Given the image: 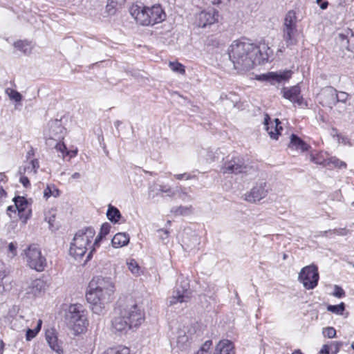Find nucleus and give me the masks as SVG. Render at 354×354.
<instances>
[{"label":"nucleus","mask_w":354,"mask_h":354,"mask_svg":"<svg viewBox=\"0 0 354 354\" xmlns=\"http://www.w3.org/2000/svg\"><path fill=\"white\" fill-rule=\"evenodd\" d=\"M214 354H235L234 345L229 339H222L216 346Z\"/></svg>","instance_id":"23"},{"label":"nucleus","mask_w":354,"mask_h":354,"mask_svg":"<svg viewBox=\"0 0 354 354\" xmlns=\"http://www.w3.org/2000/svg\"><path fill=\"white\" fill-rule=\"evenodd\" d=\"M316 3L319 6L322 10H326L328 6V2L324 0H316Z\"/></svg>","instance_id":"56"},{"label":"nucleus","mask_w":354,"mask_h":354,"mask_svg":"<svg viewBox=\"0 0 354 354\" xmlns=\"http://www.w3.org/2000/svg\"><path fill=\"white\" fill-rule=\"evenodd\" d=\"M109 220L111 222L117 223L120 219L121 214L120 211L115 207L109 205L106 212Z\"/></svg>","instance_id":"33"},{"label":"nucleus","mask_w":354,"mask_h":354,"mask_svg":"<svg viewBox=\"0 0 354 354\" xmlns=\"http://www.w3.org/2000/svg\"><path fill=\"white\" fill-rule=\"evenodd\" d=\"M230 59L235 69L248 71L256 64L268 61V53H263L260 47L248 41H234L229 50Z\"/></svg>","instance_id":"1"},{"label":"nucleus","mask_w":354,"mask_h":354,"mask_svg":"<svg viewBox=\"0 0 354 354\" xmlns=\"http://www.w3.org/2000/svg\"><path fill=\"white\" fill-rule=\"evenodd\" d=\"M174 176L178 180H182L184 178H185L187 180H188V179H189L191 178L190 175L187 174V173L180 174H176Z\"/></svg>","instance_id":"59"},{"label":"nucleus","mask_w":354,"mask_h":354,"mask_svg":"<svg viewBox=\"0 0 354 354\" xmlns=\"http://www.w3.org/2000/svg\"><path fill=\"white\" fill-rule=\"evenodd\" d=\"M111 225L109 223H104L102 225L100 231L94 240V247H99L100 243L110 232Z\"/></svg>","instance_id":"29"},{"label":"nucleus","mask_w":354,"mask_h":354,"mask_svg":"<svg viewBox=\"0 0 354 354\" xmlns=\"http://www.w3.org/2000/svg\"><path fill=\"white\" fill-rule=\"evenodd\" d=\"M127 266L128 268L133 274H138L139 273L140 267L136 260L131 259L127 262Z\"/></svg>","instance_id":"46"},{"label":"nucleus","mask_w":354,"mask_h":354,"mask_svg":"<svg viewBox=\"0 0 354 354\" xmlns=\"http://www.w3.org/2000/svg\"><path fill=\"white\" fill-rule=\"evenodd\" d=\"M270 120L269 117L266 115V118L264 120V124L266 127V130L270 135V138L272 139L277 140L278 136L280 134L281 131L283 129L281 126H280L281 122L279 119L274 120V127L272 123L270 124L268 123V120Z\"/></svg>","instance_id":"24"},{"label":"nucleus","mask_w":354,"mask_h":354,"mask_svg":"<svg viewBox=\"0 0 354 354\" xmlns=\"http://www.w3.org/2000/svg\"><path fill=\"white\" fill-rule=\"evenodd\" d=\"M5 278L6 277H0V295H3L5 292H6L8 290L3 283V279Z\"/></svg>","instance_id":"57"},{"label":"nucleus","mask_w":354,"mask_h":354,"mask_svg":"<svg viewBox=\"0 0 354 354\" xmlns=\"http://www.w3.org/2000/svg\"><path fill=\"white\" fill-rule=\"evenodd\" d=\"M320 233L323 236H333V235H337V236H345L347 235L348 233V230H347L346 227L344 228H338V229H334V230H329L324 232H320Z\"/></svg>","instance_id":"35"},{"label":"nucleus","mask_w":354,"mask_h":354,"mask_svg":"<svg viewBox=\"0 0 354 354\" xmlns=\"http://www.w3.org/2000/svg\"><path fill=\"white\" fill-rule=\"evenodd\" d=\"M80 176H81V175H80V173H78V172H75V173H74V174L72 175V178H73V179H78V178H80Z\"/></svg>","instance_id":"64"},{"label":"nucleus","mask_w":354,"mask_h":354,"mask_svg":"<svg viewBox=\"0 0 354 354\" xmlns=\"http://www.w3.org/2000/svg\"><path fill=\"white\" fill-rule=\"evenodd\" d=\"M292 75L291 71H285L283 72L277 73H268L267 74H263L259 75L257 80L261 81H275L277 82H281L282 81H286L290 78Z\"/></svg>","instance_id":"17"},{"label":"nucleus","mask_w":354,"mask_h":354,"mask_svg":"<svg viewBox=\"0 0 354 354\" xmlns=\"http://www.w3.org/2000/svg\"><path fill=\"white\" fill-rule=\"evenodd\" d=\"M133 328L131 325L119 313L111 322V330L118 335H125L129 330Z\"/></svg>","instance_id":"14"},{"label":"nucleus","mask_w":354,"mask_h":354,"mask_svg":"<svg viewBox=\"0 0 354 354\" xmlns=\"http://www.w3.org/2000/svg\"><path fill=\"white\" fill-rule=\"evenodd\" d=\"M327 165L328 167H330V165H333L334 167H337L339 169L346 167V164L344 162L339 160L335 157H331L328 158L327 160Z\"/></svg>","instance_id":"43"},{"label":"nucleus","mask_w":354,"mask_h":354,"mask_svg":"<svg viewBox=\"0 0 354 354\" xmlns=\"http://www.w3.org/2000/svg\"><path fill=\"white\" fill-rule=\"evenodd\" d=\"M337 99L338 102H344L347 100V93L344 92H341L339 94L337 93Z\"/></svg>","instance_id":"58"},{"label":"nucleus","mask_w":354,"mask_h":354,"mask_svg":"<svg viewBox=\"0 0 354 354\" xmlns=\"http://www.w3.org/2000/svg\"><path fill=\"white\" fill-rule=\"evenodd\" d=\"M32 165L34 168H38L39 167V162L37 160H32Z\"/></svg>","instance_id":"63"},{"label":"nucleus","mask_w":354,"mask_h":354,"mask_svg":"<svg viewBox=\"0 0 354 354\" xmlns=\"http://www.w3.org/2000/svg\"><path fill=\"white\" fill-rule=\"evenodd\" d=\"M183 248L190 252L195 250L198 249V245L200 244V237L196 234L192 233L189 236H185L183 239Z\"/></svg>","instance_id":"21"},{"label":"nucleus","mask_w":354,"mask_h":354,"mask_svg":"<svg viewBox=\"0 0 354 354\" xmlns=\"http://www.w3.org/2000/svg\"><path fill=\"white\" fill-rule=\"evenodd\" d=\"M55 149L60 152L63 156V158H65L66 156H68L69 158H71L72 157H74L76 156L77 151H69L66 148L65 144L64 142H56L55 145Z\"/></svg>","instance_id":"30"},{"label":"nucleus","mask_w":354,"mask_h":354,"mask_svg":"<svg viewBox=\"0 0 354 354\" xmlns=\"http://www.w3.org/2000/svg\"><path fill=\"white\" fill-rule=\"evenodd\" d=\"M118 313L124 317L133 328H138L145 319V313L131 297L119 301Z\"/></svg>","instance_id":"4"},{"label":"nucleus","mask_w":354,"mask_h":354,"mask_svg":"<svg viewBox=\"0 0 354 354\" xmlns=\"http://www.w3.org/2000/svg\"><path fill=\"white\" fill-rule=\"evenodd\" d=\"M14 46L16 48L22 51L25 54H28L31 51V47L30 44L26 41H17L15 42Z\"/></svg>","instance_id":"40"},{"label":"nucleus","mask_w":354,"mask_h":354,"mask_svg":"<svg viewBox=\"0 0 354 354\" xmlns=\"http://www.w3.org/2000/svg\"><path fill=\"white\" fill-rule=\"evenodd\" d=\"M212 346V340H207L202 345V346L201 347L199 351H203V353H209V349H210Z\"/></svg>","instance_id":"53"},{"label":"nucleus","mask_w":354,"mask_h":354,"mask_svg":"<svg viewBox=\"0 0 354 354\" xmlns=\"http://www.w3.org/2000/svg\"><path fill=\"white\" fill-rule=\"evenodd\" d=\"M144 7L140 6L138 5H133L130 9L129 12L132 17L136 21L138 19V15H140V12L143 9Z\"/></svg>","instance_id":"47"},{"label":"nucleus","mask_w":354,"mask_h":354,"mask_svg":"<svg viewBox=\"0 0 354 354\" xmlns=\"http://www.w3.org/2000/svg\"><path fill=\"white\" fill-rule=\"evenodd\" d=\"M283 97L289 100L290 102L295 101V98L301 93V88L299 85H295L290 88L284 87L281 89Z\"/></svg>","instance_id":"25"},{"label":"nucleus","mask_w":354,"mask_h":354,"mask_svg":"<svg viewBox=\"0 0 354 354\" xmlns=\"http://www.w3.org/2000/svg\"><path fill=\"white\" fill-rule=\"evenodd\" d=\"M46 283L41 279H37L30 282L26 289V293L28 297H37L46 290Z\"/></svg>","instance_id":"16"},{"label":"nucleus","mask_w":354,"mask_h":354,"mask_svg":"<svg viewBox=\"0 0 354 354\" xmlns=\"http://www.w3.org/2000/svg\"><path fill=\"white\" fill-rule=\"evenodd\" d=\"M149 17H150L151 25L160 23L165 18V14L160 6H154L148 8Z\"/></svg>","instance_id":"22"},{"label":"nucleus","mask_w":354,"mask_h":354,"mask_svg":"<svg viewBox=\"0 0 354 354\" xmlns=\"http://www.w3.org/2000/svg\"><path fill=\"white\" fill-rule=\"evenodd\" d=\"M46 339L50 348L57 354H64L62 342L58 340L55 331L53 329L46 331Z\"/></svg>","instance_id":"19"},{"label":"nucleus","mask_w":354,"mask_h":354,"mask_svg":"<svg viewBox=\"0 0 354 354\" xmlns=\"http://www.w3.org/2000/svg\"><path fill=\"white\" fill-rule=\"evenodd\" d=\"M218 12L214 9L201 11L197 16L196 24L199 27L205 28L218 21Z\"/></svg>","instance_id":"13"},{"label":"nucleus","mask_w":354,"mask_h":354,"mask_svg":"<svg viewBox=\"0 0 354 354\" xmlns=\"http://www.w3.org/2000/svg\"><path fill=\"white\" fill-rule=\"evenodd\" d=\"M171 212L176 216H187L193 212L192 206H183L180 205L179 207H174L171 209Z\"/></svg>","instance_id":"31"},{"label":"nucleus","mask_w":354,"mask_h":354,"mask_svg":"<svg viewBox=\"0 0 354 354\" xmlns=\"http://www.w3.org/2000/svg\"><path fill=\"white\" fill-rule=\"evenodd\" d=\"M56 142H62V141H57V140L53 139V138H50V136H48L46 138V143L47 146L49 147L55 148V145Z\"/></svg>","instance_id":"55"},{"label":"nucleus","mask_w":354,"mask_h":354,"mask_svg":"<svg viewBox=\"0 0 354 354\" xmlns=\"http://www.w3.org/2000/svg\"><path fill=\"white\" fill-rule=\"evenodd\" d=\"M115 291V286L110 278L97 277L89 283V290L86 298L92 305L94 313L100 314L104 305L111 301Z\"/></svg>","instance_id":"2"},{"label":"nucleus","mask_w":354,"mask_h":354,"mask_svg":"<svg viewBox=\"0 0 354 354\" xmlns=\"http://www.w3.org/2000/svg\"><path fill=\"white\" fill-rule=\"evenodd\" d=\"M129 239L130 238L128 234L119 232L113 237L111 243L114 248H122L129 243Z\"/></svg>","instance_id":"26"},{"label":"nucleus","mask_w":354,"mask_h":354,"mask_svg":"<svg viewBox=\"0 0 354 354\" xmlns=\"http://www.w3.org/2000/svg\"><path fill=\"white\" fill-rule=\"evenodd\" d=\"M323 334L324 337L333 338L336 336V330L333 327H327L324 328Z\"/></svg>","instance_id":"51"},{"label":"nucleus","mask_w":354,"mask_h":354,"mask_svg":"<svg viewBox=\"0 0 354 354\" xmlns=\"http://www.w3.org/2000/svg\"><path fill=\"white\" fill-rule=\"evenodd\" d=\"M136 23L142 26H150V17H149L148 8L144 7L136 19Z\"/></svg>","instance_id":"32"},{"label":"nucleus","mask_w":354,"mask_h":354,"mask_svg":"<svg viewBox=\"0 0 354 354\" xmlns=\"http://www.w3.org/2000/svg\"><path fill=\"white\" fill-rule=\"evenodd\" d=\"M176 342L177 346L182 350L186 349L190 345L189 338L185 333L183 335L179 334Z\"/></svg>","instance_id":"36"},{"label":"nucleus","mask_w":354,"mask_h":354,"mask_svg":"<svg viewBox=\"0 0 354 354\" xmlns=\"http://www.w3.org/2000/svg\"><path fill=\"white\" fill-rule=\"evenodd\" d=\"M321 97L322 98L323 105L331 107L332 106H335L338 102L337 92L331 86L326 87L324 89L321 93Z\"/></svg>","instance_id":"18"},{"label":"nucleus","mask_w":354,"mask_h":354,"mask_svg":"<svg viewBox=\"0 0 354 354\" xmlns=\"http://www.w3.org/2000/svg\"><path fill=\"white\" fill-rule=\"evenodd\" d=\"M41 324H42V321L41 319H39L37 321V324L34 329L28 328L26 330V338L27 341L31 340L37 335V333L41 330Z\"/></svg>","instance_id":"37"},{"label":"nucleus","mask_w":354,"mask_h":354,"mask_svg":"<svg viewBox=\"0 0 354 354\" xmlns=\"http://www.w3.org/2000/svg\"><path fill=\"white\" fill-rule=\"evenodd\" d=\"M253 170V167L249 165L244 158L241 156H227L221 168V171L223 174H233L238 175L241 174L248 175Z\"/></svg>","instance_id":"7"},{"label":"nucleus","mask_w":354,"mask_h":354,"mask_svg":"<svg viewBox=\"0 0 354 354\" xmlns=\"http://www.w3.org/2000/svg\"><path fill=\"white\" fill-rule=\"evenodd\" d=\"M345 291L343 288L337 285L334 286V291L333 295L337 298H342L345 296Z\"/></svg>","instance_id":"49"},{"label":"nucleus","mask_w":354,"mask_h":354,"mask_svg":"<svg viewBox=\"0 0 354 354\" xmlns=\"http://www.w3.org/2000/svg\"><path fill=\"white\" fill-rule=\"evenodd\" d=\"M60 191L54 185H50L44 190V196L46 198L50 197L57 198L59 196Z\"/></svg>","instance_id":"34"},{"label":"nucleus","mask_w":354,"mask_h":354,"mask_svg":"<svg viewBox=\"0 0 354 354\" xmlns=\"http://www.w3.org/2000/svg\"><path fill=\"white\" fill-rule=\"evenodd\" d=\"M190 298L191 291L189 289V283L185 280L180 282L178 279L171 296L168 298V304L169 306H173L178 303H187Z\"/></svg>","instance_id":"9"},{"label":"nucleus","mask_w":354,"mask_h":354,"mask_svg":"<svg viewBox=\"0 0 354 354\" xmlns=\"http://www.w3.org/2000/svg\"><path fill=\"white\" fill-rule=\"evenodd\" d=\"M297 17L295 11L289 10L283 19L282 26L283 38L287 47L294 46L297 44Z\"/></svg>","instance_id":"8"},{"label":"nucleus","mask_w":354,"mask_h":354,"mask_svg":"<svg viewBox=\"0 0 354 354\" xmlns=\"http://www.w3.org/2000/svg\"><path fill=\"white\" fill-rule=\"evenodd\" d=\"M103 354H130V351L126 346H119L107 349Z\"/></svg>","instance_id":"39"},{"label":"nucleus","mask_w":354,"mask_h":354,"mask_svg":"<svg viewBox=\"0 0 354 354\" xmlns=\"http://www.w3.org/2000/svg\"><path fill=\"white\" fill-rule=\"evenodd\" d=\"M310 160L317 165H323L324 167H328L327 160L328 159H322L319 156H315L313 154L310 155Z\"/></svg>","instance_id":"52"},{"label":"nucleus","mask_w":354,"mask_h":354,"mask_svg":"<svg viewBox=\"0 0 354 354\" xmlns=\"http://www.w3.org/2000/svg\"><path fill=\"white\" fill-rule=\"evenodd\" d=\"M125 2V0H109L106 9L109 13H113L115 10L118 7H121Z\"/></svg>","instance_id":"38"},{"label":"nucleus","mask_w":354,"mask_h":354,"mask_svg":"<svg viewBox=\"0 0 354 354\" xmlns=\"http://www.w3.org/2000/svg\"><path fill=\"white\" fill-rule=\"evenodd\" d=\"M45 220L49 223L50 227H53V222L55 221V216L52 215L50 216H48L47 214L45 215Z\"/></svg>","instance_id":"60"},{"label":"nucleus","mask_w":354,"mask_h":354,"mask_svg":"<svg viewBox=\"0 0 354 354\" xmlns=\"http://www.w3.org/2000/svg\"><path fill=\"white\" fill-rule=\"evenodd\" d=\"M95 231L92 227H86L79 230L71 242L69 254L75 260H80L86 254V261L91 259L93 252L97 247H94L93 239Z\"/></svg>","instance_id":"3"},{"label":"nucleus","mask_w":354,"mask_h":354,"mask_svg":"<svg viewBox=\"0 0 354 354\" xmlns=\"http://www.w3.org/2000/svg\"><path fill=\"white\" fill-rule=\"evenodd\" d=\"M292 102L296 103L297 104V105L301 106H304L305 107H307L308 106L307 102L304 101V99L303 98L302 96H300V95H298V97L295 98V101H292Z\"/></svg>","instance_id":"54"},{"label":"nucleus","mask_w":354,"mask_h":354,"mask_svg":"<svg viewBox=\"0 0 354 354\" xmlns=\"http://www.w3.org/2000/svg\"><path fill=\"white\" fill-rule=\"evenodd\" d=\"M178 194H176L170 187L166 185H160L156 183H153L149 188V196L151 198L155 197H164L163 194L165 193V196L168 197H179L185 198L186 193L184 192H179V190H176Z\"/></svg>","instance_id":"12"},{"label":"nucleus","mask_w":354,"mask_h":354,"mask_svg":"<svg viewBox=\"0 0 354 354\" xmlns=\"http://www.w3.org/2000/svg\"><path fill=\"white\" fill-rule=\"evenodd\" d=\"M21 257L26 266L31 270L41 272L47 267L46 258L43 255L41 249L38 244L28 245L22 250Z\"/></svg>","instance_id":"5"},{"label":"nucleus","mask_w":354,"mask_h":354,"mask_svg":"<svg viewBox=\"0 0 354 354\" xmlns=\"http://www.w3.org/2000/svg\"><path fill=\"white\" fill-rule=\"evenodd\" d=\"M20 182L23 184L24 187H28L30 185V181L26 176H21L20 178Z\"/></svg>","instance_id":"61"},{"label":"nucleus","mask_w":354,"mask_h":354,"mask_svg":"<svg viewBox=\"0 0 354 354\" xmlns=\"http://www.w3.org/2000/svg\"><path fill=\"white\" fill-rule=\"evenodd\" d=\"M48 133L47 136L53 138L57 141H62L64 139L65 134V128L62 126V122L59 120H51L48 124Z\"/></svg>","instance_id":"15"},{"label":"nucleus","mask_w":354,"mask_h":354,"mask_svg":"<svg viewBox=\"0 0 354 354\" xmlns=\"http://www.w3.org/2000/svg\"><path fill=\"white\" fill-rule=\"evenodd\" d=\"M268 192V187L266 182L257 183L249 192L248 196L253 199H263Z\"/></svg>","instance_id":"20"},{"label":"nucleus","mask_w":354,"mask_h":354,"mask_svg":"<svg viewBox=\"0 0 354 354\" xmlns=\"http://www.w3.org/2000/svg\"><path fill=\"white\" fill-rule=\"evenodd\" d=\"M342 344L341 342H331L328 344H324L321 348L319 354H329L330 353L337 354L339 351Z\"/></svg>","instance_id":"28"},{"label":"nucleus","mask_w":354,"mask_h":354,"mask_svg":"<svg viewBox=\"0 0 354 354\" xmlns=\"http://www.w3.org/2000/svg\"><path fill=\"white\" fill-rule=\"evenodd\" d=\"M3 197H6V192L3 189L2 187H0V198Z\"/></svg>","instance_id":"62"},{"label":"nucleus","mask_w":354,"mask_h":354,"mask_svg":"<svg viewBox=\"0 0 354 354\" xmlns=\"http://www.w3.org/2000/svg\"><path fill=\"white\" fill-rule=\"evenodd\" d=\"M9 273V268L4 263L3 261L0 260V277H6Z\"/></svg>","instance_id":"50"},{"label":"nucleus","mask_w":354,"mask_h":354,"mask_svg":"<svg viewBox=\"0 0 354 354\" xmlns=\"http://www.w3.org/2000/svg\"><path fill=\"white\" fill-rule=\"evenodd\" d=\"M298 279L306 289L315 288L319 279L317 268L313 265L303 268L299 274Z\"/></svg>","instance_id":"10"},{"label":"nucleus","mask_w":354,"mask_h":354,"mask_svg":"<svg viewBox=\"0 0 354 354\" xmlns=\"http://www.w3.org/2000/svg\"><path fill=\"white\" fill-rule=\"evenodd\" d=\"M344 310L345 304L343 302H341L338 305H328L327 306L328 311L335 313L336 315H342Z\"/></svg>","instance_id":"41"},{"label":"nucleus","mask_w":354,"mask_h":354,"mask_svg":"<svg viewBox=\"0 0 354 354\" xmlns=\"http://www.w3.org/2000/svg\"><path fill=\"white\" fill-rule=\"evenodd\" d=\"M6 93L11 100H13L17 102H21L22 100L21 94L15 90L7 88L6 90Z\"/></svg>","instance_id":"45"},{"label":"nucleus","mask_w":354,"mask_h":354,"mask_svg":"<svg viewBox=\"0 0 354 354\" xmlns=\"http://www.w3.org/2000/svg\"><path fill=\"white\" fill-rule=\"evenodd\" d=\"M66 320L68 324L77 333H83L88 324L86 311L84 306L80 304L70 305L66 314Z\"/></svg>","instance_id":"6"},{"label":"nucleus","mask_w":354,"mask_h":354,"mask_svg":"<svg viewBox=\"0 0 354 354\" xmlns=\"http://www.w3.org/2000/svg\"><path fill=\"white\" fill-rule=\"evenodd\" d=\"M159 239L164 243L168 242L169 232L167 230L159 229L158 231Z\"/></svg>","instance_id":"48"},{"label":"nucleus","mask_w":354,"mask_h":354,"mask_svg":"<svg viewBox=\"0 0 354 354\" xmlns=\"http://www.w3.org/2000/svg\"><path fill=\"white\" fill-rule=\"evenodd\" d=\"M14 205H10L7 208L8 214L10 216V212L16 213L17 212L19 218L24 223L27 222V220L31 215V209L30 207L29 201H13Z\"/></svg>","instance_id":"11"},{"label":"nucleus","mask_w":354,"mask_h":354,"mask_svg":"<svg viewBox=\"0 0 354 354\" xmlns=\"http://www.w3.org/2000/svg\"><path fill=\"white\" fill-rule=\"evenodd\" d=\"M18 244L17 242H10L8 245L7 256L9 259H13L17 254Z\"/></svg>","instance_id":"42"},{"label":"nucleus","mask_w":354,"mask_h":354,"mask_svg":"<svg viewBox=\"0 0 354 354\" xmlns=\"http://www.w3.org/2000/svg\"><path fill=\"white\" fill-rule=\"evenodd\" d=\"M170 68L176 73L184 74L185 73V66L178 62H170L169 64Z\"/></svg>","instance_id":"44"},{"label":"nucleus","mask_w":354,"mask_h":354,"mask_svg":"<svg viewBox=\"0 0 354 354\" xmlns=\"http://www.w3.org/2000/svg\"><path fill=\"white\" fill-rule=\"evenodd\" d=\"M289 147L297 150L299 149L301 151H308L310 148V146L307 143L295 134L291 135Z\"/></svg>","instance_id":"27"}]
</instances>
